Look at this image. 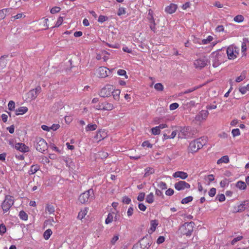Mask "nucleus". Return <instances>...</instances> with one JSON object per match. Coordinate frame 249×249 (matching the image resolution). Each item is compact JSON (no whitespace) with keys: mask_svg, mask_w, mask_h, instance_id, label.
<instances>
[{"mask_svg":"<svg viewBox=\"0 0 249 249\" xmlns=\"http://www.w3.org/2000/svg\"><path fill=\"white\" fill-rule=\"evenodd\" d=\"M179 105L177 103H174L170 105L169 108L171 110H173L177 109Z\"/></svg>","mask_w":249,"mask_h":249,"instance_id":"nucleus-58","label":"nucleus"},{"mask_svg":"<svg viewBox=\"0 0 249 249\" xmlns=\"http://www.w3.org/2000/svg\"><path fill=\"white\" fill-rule=\"evenodd\" d=\"M25 15L22 13H19L13 17L15 19H18L19 18H25Z\"/></svg>","mask_w":249,"mask_h":249,"instance_id":"nucleus-53","label":"nucleus"},{"mask_svg":"<svg viewBox=\"0 0 249 249\" xmlns=\"http://www.w3.org/2000/svg\"><path fill=\"white\" fill-rule=\"evenodd\" d=\"M55 221L53 217H50L47 220L45 221L46 225H50L53 226V223H54Z\"/></svg>","mask_w":249,"mask_h":249,"instance_id":"nucleus-54","label":"nucleus"},{"mask_svg":"<svg viewBox=\"0 0 249 249\" xmlns=\"http://www.w3.org/2000/svg\"><path fill=\"white\" fill-rule=\"evenodd\" d=\"M229 162V158L228 156H224L217 161V164H220L223 163H227Z\"/></svg>","mask_w":249,"mask_h":249,"instance_id":"nucleus-29","label":"nucleus"},{"mask_svg":"<svg viewBox=\"0 0 249 249\" xmlns=\"http://www.w3.org/2000/svg\"><path fill=\"white\" fill-rule=\"evenodd\" d=\"M97 75L100 78H105L108 75L110 71L105 67H100L97 70Z\"/></svg>","mask_w":249,"mask_h":249,"instance_id":"nucleus-13","label":"nucleus"},{"mask_svg":"<svg viewBox=\"0 0 249 249\" xmlns=\"http://www.w3.org/2000/svg\"><path fill=\"white\" fill-rule=\"evenodd\" d=\"M15 148L22 152H28L29 151V148L23 143H17L15 145Z\"/></svg>","mask_w":249,"mask_h":249,"instance_id":"nucleus-15","label":"nucleus"},{"mask_svg":"<svg viewBox=\"0 0 249 249\" xmlns=\"http://www.w3.org/2000/svg\"><path fill=\"white\" fill-rule=\"evenodd\" d=\"M97 128V125L95 124H89L85 128L87 132L94 131Z\"/></svg>","mask_w":249,"mask_h":249,"instance_id":"nucleus-28","label":"nucleus"},{"mask_svg":"<svg viewBox=\"0 0 249 249\" xmlns=\"http://www.w3.org/2000/svg\"><path fill=\"white\" fill-rule=\"evenodd\" d=\"M174 186L178 191H181L190 188V185L184 181H179L175 184Z\"/></svg>","mask_w":249,"mask_h":249,"instance_id":"nucleus-14","label":"nucleus"},{"mask_svg":"<svg viewBox=\"0 0 249 249\" xmlns=\"http://www.w3.org/2000/svg\"><path fill=\"white\" fill-rule=\"evenodd\" d=\"M210 59L212 62L213 66L216 68L224 62L225 55L220 51L214 52L211 54Z\"/></svg>","mask_w":249,"mask_h":249,"instance_id":"nucleus-2","label":"nucleus"},{"mask_svg":"<svg viewBox=\"0 0 249 249\" xmlns=\"http://www.w3.org/2000/svg\"><path fill=\"white\" fill-rule=\"evenodd\" d=\"M145 197V194L144 193H141L139 194L137 197V200L139 201H142Z\"/></svg>","mask_w":249,"mask_h":249,"instance_id":"nucleus-56","label":"nucleus"},{"mask_svg":"<svg viewBox=\"0 0 249 249\" xmlns=\"http://www.w3.org/2000/svg\"><path fill=\"white\" fill-rule=\"evenodd\" d=\"M159 225V222L157 220H152L150 221V228L148 231L149 234L153 233L156 230Z\"/></svg>","mask_w":249,"mask_h":249,"instance_id":"nucleus-18","label":"nucleus"},{"mask_svg":"<svg viewBox=\"0 0 249 249\" xmlns=\"http://www.w3.org/2000/svg\"><path fill=\"white\" fill-rule=\"evenodd\" d=\"M249 208V201L248 200L244 201L242 202L239 206H238V212H242L245 210L248 209Z\"/></svg>","mask_w":249,"mask_h":249,"instance_id":"nucleus-21","label":"nucleus"},{"mask_svg":"<svg viewBox=\"0 0 249 249\" xmlns=\"http://www.w3.org/2000/svg\"><path fill=\"white\" fill-rule=\"evenodd\" d=\"M206 143V140L205 138H201L197 139L190 142L187 148L188 153L194 154L198 151Z\"/></svg>","mask_w":249,"mask_h":249,"instance_id":"nucleus-1","label":"nucleus"},{"mask_svg":"<svg viewBox=\"0 0 249 249\" xmlns=\"http://www.w3.org/2000/svg\"><path fill=\"white\" fill-rule=\"evenodd\" d=\"M231 134L233 137L238 136L240 135V131L238 128L233 129L231 131Z\"/></svg>","mask_w":249,"mask_h":249,"instance_id":"nucleus-44","label":"nucleus"},{"mask_svg":"<svg viewBox=\"0 0 249 249\" xmlns=\"http://www.w3.org/2000/svg\"><path fill=\"white\" fill-rule=\"evenodd\" d=\"M39 170V167L37 165H32L29 171V174H34Z\"/></svg>","mask_w":249,"mask_h":249,"instance_id":"nucleus-37","label":"nucleus"},{"mask_svg":"<svg viewBox=\"0 0 249 249\" xmlns=\"http://www.w3.org/2000/svg\"><path fill=\"white\" fill-rule=\"evenodd\" d=\"M229 184V181L227 179L225 178L221 180L220 182V185L222 188L225 187L227 186Z\"/></svg>","mask_w":249,"mask_h":249,"instance_id":"nucleus-45","label":"nucleus"},{"mask_svg":"<svg viewBox=\"0 0 249 249\" xmlns=\"http://www.w3.org/2000/svg\"><path fill=\"white\" fill-rule=\"evenodd\" d=\"M158 186L162 190H165L167 189L166 184L162 181H160L158 182Z\"/></svg>","mask_w":249,"mask_h":249,"instance_id":"nucleus-48","label":"nucleus"},{"mask_svg":"<svg viewBox=\"0 0 249 249\" xmlns=\"http://www.w3.org/2000/svg\"><path fill=\"white\" fill-rule=\"evenodd\" d=\"M205 179L208 182V183L210 184L212 181L214 180V176L212 174L209 175L206 177Z\"/></svg>","mask_w":249,"mask_h":249,"instance_id":"nucleus-51","label":"nucleus"},{"mask_svg":"<svg viewBox=\"0 0 249 249\" xmlns=\"http://www.w3.org/2000/svg\"><path fill=\"white\" fill-rule=\"evenodd\" d=\"M239 53V48L231 45L227 49V54L229 59H234L237 57Z\"/></svg>","mask_w":249,"mask_h":249,"instance_id":"nucleus-7","label":"nucleus"},{"mask_svg":"<svg viewBox=\"0 0 249 249\" xmlns=\"http://www.w3.org/2000/svg\"><path fill=\"white\" fill-rule=\"evenodd\" d=\"M114 212H111L108 214L107 218L106 219L105 223L109 224L114 221Z\"/></svg>","mask_w":249,"mask_h":249,"instance_id":"nucleus-24","label":"nucleus"},{"mask_svg":"<svg viewBox=\"0 0 249 249\" xmlns=\"http://www.w3.org/2000/svg\"><path fill=\"white\" fill-rule=\"evenodd\" d=\"M154 88L158 91H162L163 86L161 83H157L155 85Z\"/></svg>","mask_w":249,"mask_h":249,"instance_id":"nucleus-43","label":"nucleus"},{"mask_svg":"<svg viewBox=\"0 0 249 249\" xmlns=\"http://www.w3.org/2000/svg\"><path fill=\"white\" fill-rule=\"evenodd\" d=\"M216 194V189L214 188H212L209 192V195L211 197H213Z\"/></svg>","mask_w":249,"mask_h":249,"instance_id":"nucleus-61","label":"nucleus"},{"mask_svg":"<svg viewBox=\"0 0 249 249\" xmlns=\"http://www.w3.org/2000/svg\"><path fill=\"white\" fill-rule=\"evenodd\" d=\"M28 110L26 107H21L15 110L16 115H20L26 113Z\"/></svg>","mask_w":249,"mask_h":249,"instance_id":"nucleus-22","label":"nucleus"},{"mask_svg":"<svg viewBox=\"0 0 249 249\" xmlns=\"http://www.w3.org/2000/svg\"><path fill=\"white\" fill-rule=\"evenodd\" d=\"M174 191L171 188L167 189L165 192V195L168 196H171L174 194Z\"/></svg>","mask_w":249,"mask_h":249,"instance_id":"nucleus-64","label":"nucleus"},{"mask_svg":"<svg viewBox=\"0 0 249 249\" xmlns=\"http://www.w3.org/2000/svg\"><path fill=\"white\" fill-rule=\"evenodd\" d=\"M106 54H107V52L106 51H103L101 52V53L97 54L96 58L97 60H101L102 59L103 55Z\"/></svg>","mask_w":249,"mask_h":249,"instance_id":"nucleus-60","label":"nucleus"},{"mask_svg":"<svg viewBox=\"0 0 249 249\" xmlns=\"http://www.w3.org/2000/svg\"><path fill=\"white\" fill-rule=\"evenodd\" d=\"M46 210L49 212V213H53L54 212V208L52 205H48L46 207Z\"/></svg>","mask_w":249,"mask_h":249,"instance_id":"nucleus-49","label":"nucleus"},{"mask_svg":"<svg viewBox=\"0 0 249 249\" xmlns=\"http://www.w3.org/2000/svg\"><path fill=\"white\" fill-rule=\"evenodd\" d=\"M10 8H5L0 10V20L5 18L7 14L10 11Z\"/></svg>","mask_w":249,"mask_h":249,"instance_id":"nucleus-26","label":"nucleus"},{"mask_svg":"<svg viewBox=\"0 0 249 249\" xmlns=\"http://www.w3.org/2000/svg\"><path fill=\"white\" fill-rule=\"evenodd\" d=\"M208 63V59L206 56L199 58L194 62V66L196 69H202L205 67Z\"/></svg>","mask_w":249,"mask_h":249,"instance_id":"nucleus-9","label":"nucleus"},{"mask_svg":"<svg viewBox=\"0 0 249 249\" xmlns=\"http://www.w3.org/2000/svg\"><path fill=\"white\" fill-rule=\"evenodd\" d=\"M165 241V237L163 236H160L158 237V238L157 240V243L158 244H160L163 243Z\"/></svg>","mask_w":249,"mask_h":249,"instance_id":"nucleus-59","label":"nucleus"},{"mask_svg":"<svg viewBox=\"0 0 249 249\" xmlns=\"http://www.w3.org/2000/svg\"><path fill=\"white\" fill-rule=\"evenodd\" d=\"M244 18L241 15H238L237 16H236L233 18L234 21H235V22H237V23H241V22H243L244 21Z\"/></svg>","mask_w":249,"mask_h":249,"instance_id":"nucleus-33","label":"nucleus"},{"mask_svg":"<svg viewBox=\"0 0 249 249\" xmlns=\"http://www.w3.org/2000/svg\"><path fill=\"white\" fill-rule=\"evenodd\" d=\"M6 231V226L3 224H1L0 225V234L3 235Z\"/></svg>","mask_w":249,"mask_h":249,"instance_id":"nucleus-50","label":"nucleus"},{"mask_svg":"<svg viewBox=\"0 0 249 249\" xmlns=\"http://www.w3.org/2000/svg\"><path fill=\"white\" fill-rule=\"evenodd\" d=\"M102 109L104 110L110 111L112 110L114 108V106L112 104L108 103L107 102H105L104 103H102Z\"/></svg>","mask_w":249,"mask_h":249,"instance_id":"nucleus-20","label":"nucleus"},{"mask_svg":"<svg viewBox=\"0 0 249 249\" xmlns=\"http://www.w3.org/2000/svg\"><path fill=\"white\" fill-rule=\"evenodd\" d=\"M108 20V17L103 15H100L98 18V22L100 23H103L104 22Z\"/></svg>","mask_w":249,"mask_h":249,"instance_id":"nucleus-46","label":"nucleus"},{"mask_svg":"<svg viewBox=\"0 0 249 249\" xmlns=\"http://www.w3.org/2000/svg\"><path fill=\"white\" fill-rule=\"evenodd\" d=\"M246 78V74L245 72H242L241 75L237 77L235 80L236 82H240L242 81Z\"/></svg>","mask_w":249,"mask_h":249,"instance_id":"nucleus-39","label":"nucleus"},{"mask_svg":"<svg viewBox=\"0 0 249 249\" xmlns=\"http://www.w3.org/2000/svg\"><path fill=\"white\" fill-rule=\"evenodd\" d=\"M193 200V197L191 196H187L185 198H184L182 199L181 202L182 204H187L190 202H191Z\"/></svg>","mask_w":249,"mask_h":249,"instance_id":"nucleus-40","label":"nucleus"},{"mask_svg":"<svg viewBox=\"0 0 249 249\" xmlns=\"http://www.w3.org/2000/svg\"><path fill=\"white\" fill-rule=\"evenodd\" d=\"M117 74L121 76H124L125 78H128V76L126 74V71L124 70L120 69L118 70Z\"/></svg>","mask_w":249,"mask_h":249,"instance_id":"nucleus-47","label":"nucleus"},{"mask_svg":"<svg viewBox=\"0 0 249 249\" xmlns=\"http://www.w3.org/2000/svg\"><path fill=\"white\" fill-rule=\"evenodd\" d=\"M8 107L9 110H14L15 108V102L13 101H10L8 104Z\"/></svg>","mask_w":249,"mask_h":249,"instance_id":"nucleus-41","label":"nucleus"},{"mask_svg":"<svg viewBox=\"0 0 249 249\" xmlns=\"http://www.w3.org/2000/svg\"><path fill=\"white\" fill-rule=\"evenodd\" d=\"M107 136V133L105 129H100L96 132L94 137V140L96 142H99Z\"/></svg>","mask_w":249,"mask_h":249,"instance_id":"nucleus-12","label":"nucleus"},{"mask_svg":"<svg viewBox=\"0 0 249 249\" xmlns=\"http://www.w3.org/2000/svg\"><path fill=\"white\" fill-rule=\"evenodd\" d=\"M208 115L209 112L207 110H202L196 115L195 120L200 123L207 119Z\"/></svg>","mask_w":249,"mask_h":249,"instance_id":"nucleus-10","label":"nucleus"},{"mask_svg":"<svg viewBox=\"0 0 249 249\" xmlns=\"http://www.w3.org/2000/svg\"><path fill=\"white\" fill-rule=\"evenodd\" d=\"M142 147H147L148 148H152V144H150L149 142V141H144L142 143Z\"/></svg>","mask_w":249,"mask_h":249,"instance_id":"nucleus-63","label":"nucleus"},{"mask_svg":"<svg viewBox=\"0 0 249 249\" xmlns=\"http://www.w3.org/2000/svg\"><path fill=\"white\" fill-rule=\"evenodd\" d=\"M147 18L149 21L150 28L152 31L155 32L156 30V23L153 17V11L151 9L148 11Z\"/></svg>","mask_w":249,"mask_h":249,"instance_id":"nucleus-11","label":"nucleus"},{"mask_svg":"<svg viewBox=\"0 0 249 249\" xmlns=\"http://www.w3.org/2000/svg\"><path fill=\"white\" fill-rule=\"evenodd\" d=\"M155 172V170L153 168L150 167H147L144 170V177H146L150 175L153 174Z\"/></svg>","mask_w":249,"mask_h":249,"instance_id":"nucleus-30","label":"nucleus"},{"mask_svg":"<svg viewBox=\"0 0 249 249\" xmlns=\"http://www.w3.org/2000/svg\"><path fill=\"white\" fill-rule=\"evenodd\" d=\"M35 147L38 151L43 153L47 149V143L43 139L37 138L35 142Z\"/></svg>","mask_w":249,"mask_h":249,"instance_id":"nucleus-6","label":"nucleus"},{"mask_svg":"<svg viewBox=\"0 0 249 249\" xmlns=\"http://www.w3.org/2000/svg\"><path fill=\"white\" fill-rule=\"evenodd\" d=\"M126 13V11H125V9L124 7H120L118 9V15L120 16H122L123 15H124Z\"/></svg>","mask_w":249,"mask_h":249,"instance_id":"nucleus-52","label":"nucleus"},{"mask_svg":"<svg viewBox=\"0 0 249 249\" xmlns=\"http://www.w3.org/2000/svg\"><path fill=\"white\" fill-rule=\"evenodd\" d=\"M194 223L193 222L185 223L179 228L181 233L190 236L193 231Z\"/></svg>","mask_w":249,"mask_h":249,"instance_id":"nucleus-4","label":"nucleus"},{"mask_svg":"<svg viewBox=\"0 0 249 249\" xmlns=\"http://www.w3.org/2000/svg\"><path fill=\"white\" fill-rule=\"evenodd\" d=\"M60 10V8L59 7L55 6L52 8L51 10V13L52 14H55L58 13Z\"/></svg>","mask_w":249,"mask_h":249,"instance_id":"nucleus-57","label":"nucleus"},{"mask_svg":"<svg viewBox=\"0 0 249 249\" xmlns=\"http://www.w3.org/2000/svg\"><path fill=\"white\" fill-rule=\"evenodd\" d=\"M154 201V196L153 193H150L148 194L146 197V202L151 204Z\"/></svg>","mask_w":249,"mask_h":249,"instance_id":"nucleus-31","label":"nucleus"},{"mask_svg":"<svg viewBox=\"0 0 249 249\" xmlns=\"http://www.w3.org/2000/svg\"><path fill=\"white\" fill-rule=\"evenodd\" d=\"M94 199V192L91 189L81 194L78 198L79 201L82 204L86 203Z\"/></svg>","mask_w":249,"mask_h":249,"instance_id":"nucleus-3","label":"nucleus"},{"mask_svg":"<svg viewBox=\"0 0 249 249\" xmlns=\"http://www.w3.org/2000/svg\"><path fill=\"white\" fill-rule=\"evenodd\" d=\"M131 199L128 196H124L123 197L122 201L123 203L128 204L131 202Z\"/></svg>","mask_w":249,"mask_h":249,"instance_id":"nucleus-55","label":"nucleus"},{"mask_svg":"<svg viewBox=\"0 0 249 249\" xmlns=\"http://www.w3.org/2000/svg\"><path fill=\"white\" fill-rule=\"evenodd\" d=\"M113 90V86L111 85H107L103 88L100 92L99 95L102 97L109 96Z\"/></svg>","mask_w":249,"mask_h":249,"instance_id":"nucleus-8","label":"nucleus"},{"mask_svg":"<svg viewBox=\"0 0 249 249\" xmlns=\"http://www.w3.org/2000/svg\"><path fill=\"white\" fill-rule=\"evenodd\" d=\"M187 129L185 127H180L178 133V137L179 139H185L187 138Z\"/></svg>","mask_w":249,"mask_h":249,"instance_id":"nucleus-19","label":"nucleus"},{"mask_svg":"<svg viewBox=\"0 0 249 249\" xmlns=\"http://www.w3.org/2000/svg\"><path fill=\"white\" fill-rule=\"evenodd\" d=\"M28 95L30 96L31 99L32 100L35 99L38 95V94L36 92V91L34 90L33 89L31 90L28 92Z\"/></svg>","mask_w":249,"mask_h":249,"instance_id":"nucleus-38","label":"nucleus"},{"mask_svg":"<svg viewBox=\"0 0 249 249\" xmlns=\"http://www.w3.org/2000/svg\"><path fill=\"white\" fill-rule=\"evenodd\" d=\"M178 6L174 3H171L169 5L166 6L165 8V11L169 14H173L176 12Z\"/></svg>","mask_w":249,"mask_h":249,"instance_id":"nucleus-17","label":"nucleus"},{"mask_svg":"<svg viewBox=\"0 0 249 249\" xmlns=\"http://www.w3.org/2000/svg\"><path fill=\"white\" fill-rule=\"evenodd\" d=\"M88 212V208H85L84 209L81 210L78 214V218L80 220L82 219L87 214Z\"/></svg>","mask_w":249,"mask_h":249,"instance_id":"nucleus-25","label":"nucleus"},{"mask_svg":"<svg viewBox=\"0 0 249 249\" xmlns=\"http://www.w3.org/2000/svg\"><path fill=\"white\" fill-rule=\"evenodd\" d=\"M213 39V37L211 36H209L206 39H204L202 40L203 44H207L212 41Z\"/></svg>","mask_w":249,"mask_h":249,"instance_id":"nucleus-42","label":"nucleus"},{"mask_svg":"<svg viewBox=\"0 0 249 249\" xmlns=\"http://www.w3.org/2000/svg\"><path fill=\"white\" fill-rule=\"evenodd\" d=\"M52 234V231L51 230L48 229L47 230L43 233V237L45 240H48L50 237L51 235Z\"/></svg>","mask_w":249,"mask_h":249,"instance_id":"nucleus-34","label":"nucleus"},{"mask_svg":"<svg viewBox=\"0 0 249 249\" xmlns=\"http://www.w3.org/2000/svg\"><path fill=\"white\" fill-rule=\"evenodd\" d=\"M18 216L19 218L24 221H26L28 220V215L27 214L23 211H21L19 213Z\"/></svg>","mask_w":249,"mask_h":249,"instance_id":"nucleus-32","label":"nucleus"},{"mask_svg":"<svg viewBox=\"0 0 249 249\" xmlns=\"http://www.w3.org/2000/svg\"><path fill=\"white\" fill-rule=\"evenodd\" d=\"M188 174L183 171H177L173 174V177L174 178H179L181 179H185L187 178Z\"/></svg>","mask_w":249,"mask_h":249,"instance_id":"nucleus-16","label":"nucleus"},{"mask_svg":"<svg viewBox=\"0 0 249 249\" xmlns=\"http://www.w3.org/2000/svg\"><path fill=\"white\" fill-rule=\"evenodd\" d=\"M63 21V18L61 17H59V18L57 19V20L55 23V26L59 27L62 24Z\"/></svg>","mask_w":249,"mask_h":249,"instance_id":"nucleus-62","label":"nucleus"},{"mask_svg":"<svg viewBox=\"0 0 249 249\" xmlns=\"http://www.w3.org/2000/svg\"><path fill=\"white\" fill-rule=\"evenodd\" d=\"M14 204L13 197L9 195H7L1 204V208L4 213L8 212L10 208Z\"/></svg>","mask_w":249,"mask_h":249,"instance_id":"nucleus-5","label":"nucleus"},{"mask_svg":"<svg viewBox=\"0 0 249 249\" xmlns=\"http://www.w3.org/2000/svg\"><path fill=\"white\" fill-rule=\"evenodd\" d=\"M236 187L241 190H245L247 188L246 183L243 181H238L236 183Z\"/></svg>","mask_w":249,"mask_h":249,"instance_id":"nucleus-27","label":"nucleus"},{"mask_svg":"<svg viewBox=\"0 0 249 249\" xmlns=\"http://www.w3.org/2000/svg\"><path fill=\"white\" fill-rule=\"evenodd\" d=\"M151 133L154 135H158L160 133V130L158 126L154 127L151 129Z\"/></svg>","mask_w":249,"mask_h":249,"instance_id":"nucleus-35","label":"nucleus"},{"mask_svg":"<svg viewBox=\"0 0 249 249\" xmlns=\"http://www.w3.org/2000/svg\"><path fill=\"white\" fill-rule=\"evenodd\" d=\"M121 93V90L119 89H116L113 88V90L111 94L113 97V99L116 101H118L120 98V94Z\"/></svg>","mask_w":249,"mask_h":249,"instance_id":"nucleus-23","label":"nucleus"},{"mask_svg":"<svg viewBox=\"0 0 249 249\" xmlns=\"http://www.w3.org/2000/svg\"><path fill=\"white\" fill-rule=\"evenodd\" d=\"M249 90V84L247 85L246 86H243L239 88V91L242 94H245Z\"/></svg>","mask_w":249,"mask_h":249,"instance_id":"nucleus-36","label":"nucleus"}]
</instances>
